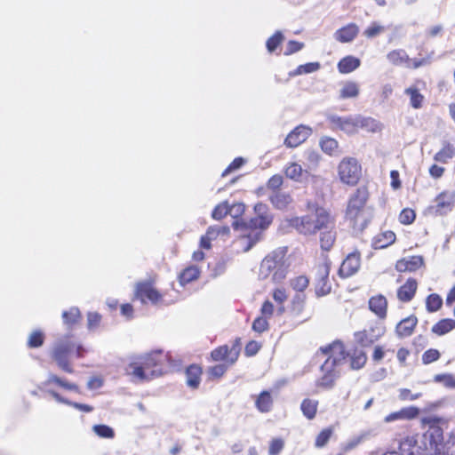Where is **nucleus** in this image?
I'll return each instance as SVG.
<instances>
[{"label": "nucleus", "mask_w": 455, "mask_h": 455, "mask_svg": "<svg viewBox=\"0 0 455 455\" xmlns=\"http://www.w3.org/2000/svg\"><path fill=\"white\" fill-rule=\"evenodd\" d=\"M167 355L162 350H155L133 357L126 365L125 374L132 381L145 382L164 374V364Z\"/></svg>", "instance_id": "1"}, {"label": "nucleus", "mask_w": 455, "mask_h": 455, "mask_svg": "<svg viewBox=\"0 0 455 455\" xmlns=\"http://www.w3.org/2000/svg\"><path fill=\"white\" fill-rule=\"evenodd\" d=\"M88 350L73 335H65L53 344L50 356L56 365L64 372L73 373L72 359H81L85 356Z\"/></svg>", "instance_id": "2"}, {"label": "nucleus", "mask_w": 455, "mask_h": 455, "mask_svg": "<svg viewBox=\"0 0 455 455\" xmlns=\"http://www.w3.org/2000/svg\"><path fill=\"white\" fill-rule=\"evenodd\" d=\"M289 224L301 235H315L323 228L331 227L333 224V217L325 208L314 205L307 214L291 218Z\"/></svg>", "instance_id": "3"}, {"label": "nucleus", "mask_w": 455, "mask_h": 455, "mask_svg": "<svg viewBox=\"0 0 455 455\" xmlns=\"http://www.w3.org/2000/svg\"><path fill=\"white\" fill-rule=\"evenodd\" d=\"M242 341L237 337L234 340L232 347L221 345L212 350L210 356L213 362H220L219 364L210 366L207 369V375L210 380H215L222 378L228 368L235 364L240 355Z\"/></svg>", "instance_id": "4"}, {"label": "nucleus", "mask_w": 455, "mask_h": 455, "mask_svg": "<svg viewBox=\"0 0 455 455\" xmlns=\"http://www.w3.org/2000/svg\"><path fill=\"white\" fill-rule=\"evenodd\" d=\"M320 351L323 355L331 354L334 356V359H332L333 364H339L348 359L349 367L354 371L363 369L368 361L367 354L363 347H354L348 351L340 340H334L331 344L320 347Z\"/></svg>", "instance_id": "5"}, {"label": "nucleus", "mask_w": 455, "mask_h": 455, "mask_svg": "<svg viewBox=\"0 0 455 455\" xmlns=\"http://www.w3.org/2000/svg\"><path fill=\"white\" fill-rule=\"evenodd\" d=\"M443 420L437 416H427L421 419V425L427 427L423 434L426 450H430L435 455H441L443 448Z\"/></svg>", "instance_id": "6"}, {"label": "nucleus", "mask_w": 455, "mask_h": 455, "mask_svg": "<svg viewBox=\"0 0 455 455\" xmlns=\"http://www.w3.org/2000/svg\"><path fill=\"white\" fill-rule=\"evenodd\" d=\"M369 198L370 191L366 184L357 187L349 196L345 210V220L349 221L354 228L363 218Z\"/></svg>", "instance_id": "7"}, {"label": "nucleus", "mask_w": 455, "mask_h": 455, "mask_svg": "<svg viewBox=\"0 0 455 455\" xmlns=\"http://www.w3.org/2000/svg\"><path fill=\"white\" fill-rule=\"evenodd\" d=\"M337 176L343 185L356 187L363 178L361 163L355 157H343L337 165Z\"/></svg>", "instance_id": "8"}, {"label": "nucleus", "mask_w": 455, "mask_h": 455, "mask_svg": "<svg viewBox=\"0 0 455 455\" xmlns=\"http://www.w3.org/2000/svg\"><path fill=\"white\" fill-rule=\"evenodd\" d=\"M259 275L264 278L272 275V280L275 283L284 279L286 272L282 257L277 253L267 255L260 263Z\"/></svg>", "instance_id": "9"}, {"label": "nucleus", "mask_w": 455, "mask_h": 455, "mask_svg": "<svg viewBox=\"0 0 455 455\" xmlns=\"http://www.w3.org/2000/svg\"><path fill=\"white\" fill-rule=\"evenodd\" d=\"M155 277L137 283L134 292L135 298L143 304L151 303L153 305H158L162 303L164 294L155 287Z\"/></svg>", "instance_id": "10"}, {"label": "nucleus", "mask_w": 455, "mask_h": 455, "mask_svg": "<svg viewBox=\"0 0 455 455\" xmlns=\"http://www.w3.org/2000/svg\"><path fill=\"white\" fill-rule=\"evenodd\" d=\"M266 209V205L263 204H258L255 205V212H259V214L251 219L249 221L244 220H235L232 224L234 229L235 230H255V229H266L270 223L272 222V219L268 215H264L260 213L262 211Z\"/></svg>", "instance_id": "11"}, {"label": "nucleus", "mask_w": 455, "mask_h": 455, "mask_svg": "<svg viewBox=\"0 0 455 455\" xmlns=\"http://www.w3.org/2000/svg\"><path fill=\"white\" fill-rule=\"evenodd\" d=\"M331 262L328 259L316 266L315 292L318 298L328 295L331 291V284L329 280Z\"/></svg>", "instance_id": "12"}, {"label": "nucleus", "mask_w": 455, "mask_h": 455, "mask_svg": "<svg viewBox=\"0 0 455 455\" xmlns=\"http://www.w3.org/2000/svg\"><path fill=\"white\" fill-rule=\"evenodd\" d=\"M328 358L322 364L321 370L323 371V375L316 381V387L323 389H331L334 387L335 381L338 379L339 372L336 370L339 364H333L332 359L334 356L331 354H328Z\"/></svg>", "instance_id": "13"}, {"label": "nucleus", "mask_w": 455, "mask_h": 455, "mask_svg": "<svg viewBox=\"0 0 455 455\" xmlns=\"http://www.w3.org/2000/svg\"><path fill=\"white\" fill-rule=\"evenodd\" d=\"M330 127L333 131H341L347 134L358 132V115L348 116H331L328 118Z\"/></svg>", "instance_id": "14"}, {"label": "nucleus", "mask_w": 455, "mask_h": 455, "mask_svg": "<svg viewBox=\"0 0 455 455\" xmlns=\"http://www.w3.org/2000/svg\"><path fill=\"white\" fill-rule=\"evenodd\" d=\"M435 204L429 209L436 216H443L451 212L455 204V196L450 191L444 190L435 198Z\"/></svg>", "instance_id": "15"}, {"label": "nucleus", "mask_w": 455, "mask_h": 455, "mask_svg": "<svg viewBox=\"0 0 455 455\" xmlns=\"http://www.w3.org/2000/svg\"><path fill=\"white\" fill-rule=\"evenodd\" d=\"M368 308L379 320L383 321L387 317L388 301L383 294H375L370 297Z\"/></svg>", "instance_id": "16"}, {"label": "nucleus", "mask_w": 455, "mask_h": 455, "mask_svg": "<svg viewBox=\"0 0 455 455\" xmlns=\"http://www.w3.org/2000/svg\"><path fill=\"white\" fill-rule=\"evenodd\" d=\"M419 283L416 278L409 277L396 290V298L401 303H409L416 296Z\"/></svg>", "instance_id": "17"}, {"label": "nucleus", "mask_w": 455, "mask_h": 455, "mask_svg": "<svg viewBox=\"0 0 455 455\" xmlns=\"http://www.w3.org/2000/svg\"><path fill=\"white\" fill-rule=\"evenodd\" d=\"M360 266L361 254L357 251H353L342 261L339 274L341 277H349L359 270Z\"/></svg>", "instance_id": "18"}, {"label": "nucleus", "mask_w": 455, "mask_h": 455, "mask_svg": "<svg viewBox=\"0 0 455 455\" xmlns=\"http://www.w3.org/2000/svg\"><path fill=\"white\" fill-rule=\"evenodd\" d=\"M310 134L309 127L299 124L288 133L283 143L287 148H296L306 141Z\"/></svg>", "instance_id": "19"}, {"label": "nucleus", "mask_w": 455, "mask_h": 455, "mask_svg": "<svg viewBox=\"0 0 455 455\" xmlns=\"http://www.w3.org/2000/svg\"><path fill=\"white\" fill-rule=\"evenodd\" d=\"M424 266V259L420 255H412L400 259L395 263V269L398 272H416Z\"/></svg>", "instance_id": "20"}, {"label": "nucleus", "mask_w": 455, "mask_h": 455, "mask_svg": "<svg viewBox=\"0 0 455 455\" xmlns=\"http://www.w3.org/2000/svg\"><path fill=\"white\" fill-rule=\"evenodd\" d=\"M418 318L415 315L402 319L395 326V333L399 338H407L413 334L418 324Z\"/></svg>", "instance_id": "21"}, {"label": "nucleus", "mask_w": 455, "mask_h": 455, "mask_svg": "<svg viewBox=\"0 0 455 455\" xmlns=\"http://www.w3.org/2000/svg\"><path fill=\"white\" fill-rule=\"evenodd\" d=\"M359 34V27L355 23H348L334 33L335 39L342 44L352 42Z\"/></svg>", "instance_id": "22"}, {"label": "nucleus", "mask_w": 455, "mask_h": 455, "mask_svg": "<svg viewBox=\"0 0 455 455\" xmlns=\"http://www.w3.org/2000/svg\"><path fill=\"white\" fill-rule=\"evenodd\" d=\"M186 384L192 389H197L201 383L203 368L201 365L192 363L185 370Z\"/></svg>", "instance_id": "23"}, {"label": "nucleus", "mask_w": 455, "mask_h": 455, "mask_svg": "<svg viewBox=\"0 0 455 455\" xmlns=\"http://www.w3.org/2000/svg\"><path fill=\"white\" fill-rule=\"evenodd\" d=\"M419 414V409L415 406L402 408L400 411H394L387 415L384 421L388 423L395 420L416 419Z\"/></svg>", "instance_id": "24"}, {"label": "nucleus", "mask_w": 455, "mask_h": 455, "mask_svg": "<svg viewBox=\"0 0 455 455\" xmlns=\"http://www.w3.org/2000/svg\"><path fill=\"white\" fill-rule=\"evenodd\" d=\"M320 233V246L323 251H329L335 243L336 241V231H335V220L333 219V224L326 228H323Z\"/></svg>", "instance_id": "25"}, {"label": "nucleus", "mask_w": 455, "mask_h": 455, "mask_svg": "<svg viewBox=\"0 0 455 455\" xmlns=\"http://www.w3.org/2000/svg\"><path fill=\"white\" fill-rule=\"evenodd\" d=\"M395 240L396 235L393 231H382L373 237L372 247L376 250L384 249L393 244Z\"/></svg>", "instance_id": "26"}, {"label": "nucleus", "mask_w": 455, "mask_h": 455, "mask_svg": "<svg viewBox=\"0 0 455 455\" xmlns=\"http://www.w3.org/2000/svg\"><path fill=\"white\" fill-rule=\"evenodd\" d=\"M361 65L359 58L353 55H347L339 60L337 64L338 71L340 74H349L357 69Z\"/></svg>", "instance_id": "27"}, {"label": "nucleus", "mask_w": 455, "mask_h": 455, "mask_svg": "<svg viewBox=\"0 0 455 455\" xmlns=\"http://www.w3.org/2000/svg\"><path fill=\"white\" fill-rule=\"evenodd\" d=\"M358 131L363 130L367 132L376 133L382 131L383 125L380 122L371 116L358 115Z\"/></svg>", "instance_id": "28"}, {"label": "nucleus", "mask_w": 455, "mask_h": 455, "mask_svg": "<svg viewBox=\"0 0 455 455\" xmlns=\"http://www.w3.org/2000/svg\"><path fill=\"white\" fill-rule=\"evenodd\" d=\"M44 384L45 386L56 385L65 390L80 393L78 385L70 382L66 379L60 378L56 374H50Z\"/></svg>", "instance_id": "29"}, {"label": "nucleus", "mask_w": 455, "mask_h": 455, "mask_svg": "<svg viewBox=\"0 0 455 455\" xmlns=\"http://www.w3.org/2000/svg\"><path fill=\"white\" fill-rule=\"evenodd\" d=\"M274 399L267 390L261 391L255 399V407L262 413L269 412L273 408Z\"/></svg>", "instance_id": "30"}, {"label": "nucleus", "mask_w": 455, "mask_h": 455, "mask_svg": "<svg viewBox=\"0 0 455 455\" xmlns=\"http://www.w3.org/2000/svg\"><path fill=\"white\" fill-rule=\"evenodd\" d=\"M455 156V143L445 141L442 148L435 153L434 160L441 164H447Z\"/></svg>", "instance_id": "31"}, {"label": "nucleus", "mask_w": 455, "mask_h": 455, "mask_svg": "<svg viewBox=\"0 0 455 455\" xmlns=\"http://www.w3.org/2000/svg\"><path fill=\"white\" fill-rule=\"evenodd\" d=\"M318 406V400L304 398L300 403V411L307 419L313 420L317 415Z\"/></svg>", "instance_id": "32"}, {"label": "nucleus", "mask_w": 455, "mask_h": 455, "mask_svg": "<svg viewBox=\"0 0 455 455\" xmlns=\"http://www.w3.org/2000/svg\"><path fill=\"white\" fill-rule=\"evenodd\" d=\"M82 313L76 307H72L68 310L63 311L62 313L63 323L69 329H72L76 325L79 324L82 321Z\"/></svg>", "instance_id": "33"}, {"label": "nucleus", "mask_w": 455, "mask_h": 455, "mask_svg": "<svg viewBox=\"0 0 455 455\" xmlns=\"http://www.w3.org/2000/svg\"><path fill=\"white\" fill-rule=\"evenodd\" d=\"M306 308V295L304 294H296L293 296L289 313L291 317L298 318L300 317Z\"/></svg>", "instance_id": "34"}, {"label": "nucleus", "mask_w": 455, "mask_h": 455, "mask_svg": "<svg viewBox=\"0 0 455 455\" xmlns=\"http://www.w3.org/2000/svg\"><path fill=\"white\" fill-rule=\"evenodd\" d=\"M455 329V320L443 318L436 322L431 328V331L437 336H443Z\"/></svg>", "instance_id": "35"}, {"label": "nucleus", "mask_w": 455, "mask_h": 455, "mask_svg": "<svg viewBox=\"0 0 455 455\" xmlns=\"http://www.w3.org/2000/svg\"><path fill=\"white\" fill-rule=\"evenodd\" d=\"M269 201L276 209H285L291 202L292 197L289 193L275 191L269 196Z\"/></svg>", "instance_id": "36"}, {"label": "nucleus", "mask_w": 455, "mask_h": 455, "mask_svg": "<svg viewBox=\"0 0 455 455\" xmlns=\"http://www.w3.org/2000/svg\"><path fill=\"white\" fill-rule=\"evenodd\" d=\"M200 268L196 266H188L184 268L178 276L180 283L184 286L199 278Z\"/></svg>", "instance_id": "37"}, {"label": "nucleus", "mask_w": 455, "mask_h": 455, "mask_svg": "<svg viewBox=\"0 0 455 455\" xmlns=\"http://www.w3.org/2000/svg\"><path fill=\"white\" fill-rule=\"evenodd\" d=\"M335 428L333 426H329L327 427L323 428L315 436V447L317 449H322L325 447L331 437L334 435Z\"/></svg>", "instance_id": "38"}, {"label": "nucleus", "mask_w": 455, "mask_h": 455, "mask_svg": "<svg viewBox=\"0 0 455 455\" xmlns=\"http://www.w3.org/2000/svg\"><path fill=\"white\" fill-rule=\"evenodd\" d=\"M49 394L59 403L68 404L69 406H72L75 409H77L84 412H91L93 411V407L89 404L80 403L76 402H72L68 400L67 398L61 396L58 392L56 391H49Z\"/></svg>", "instance_id": "39"}, {"label": "nucleus", "mask_w": 455, "mask_h": 455, "mask_svg": "<svg viewBox=\"0 0 455 455\" xmlns=\"http://www.w3.org/2000/svg\"><path fill=\"white\" fill-rule=\"evenodd\" d=\"M417 441L413 437H405L401 441L399 452L401 455H421L417 448Z\"/></svg>", "instance_id": "40"}, {"label": "nucleus", "mask_w": 455, "mask_h": 455, "mask_svg": "<svg viewBox=\"0 0 455 455\" xmlns=\"http://www.w3.org/2000/svg\"><path fill=\"white\" fill-rule=\"evenodd\" d=\"M303 172L302 166L295 162L288 163L283 169L285 177L294 181H299Z\"/></svg>", "instance_id": "41"}, {"label": "nucleus", "mask_w": 455, "mask_h": 455, "mask_svg": "<svg viewBox=\"0 0 455 455\" xmlns=\"http://www.w3.org/2000/svg\"><path fill=\"white\" fill-rule=\"evenodd\" d=\"M387 59L395 66H406L407 61H409V55L403 49H395L387 54Z\"/></svg>", "instance_id": "42"}, {"label": "nucleus", "mask_w": 455, "mask_h": 455, "mask_svg": "<svg viewBox=\"0 0 455 455\" xmlns=\"http://www.w3.org/2000/svg\"><path fill=\"white\" fill-rule=\"evenodd\" d=\"M443 299L437 293H431L425 299L426 310L428 313H435L443 307Z\"/></svg>", "instance_id": "43"}, {"label": "nucleus", "mask_w": 455, "mask_h": 455, "mask_svg": "<svg viewBox=\"0 0 455 455\" xmlns=\"http://www.w3.org/2000/svg\"><path fill=\"white\" fill-rule=\"evenodd\" d=\"M358 84L354 81L346 82L339 91L340 99L356 98L359 95Z\"/></svg>", "instance_id": "44"}, {"label": "nucleus", "mask_w": 455, "mask_h": 455, "mask_svg": "<svg viewBox=\"0 0 455 455\" xmlns=\"http://www.w3.org/2000/svg\"><path fill=\"white\" fill-rule=\"evenodd\" d=\"M405 94L410 97V104L415 108L419 109L422 108L424 102V95L421 94L416 87L411 86L404 91Z\"/></svg>", "instance_id": "45"}, {"label": "nucleus", "mask_w": 455, "mask_h": 455, "mask_svg": "<svg viewBox=\"0 0 455 455\" xmlns=\"http://www.w3.org/2000/svg\"><path fill=\"white\" fill-rule=\"evenodd\" d=\"M44 340L45 335L44 331L41 330H35L29 334L27 346L29 348H37L43 346Z\"/></svg>", "instance_id": "46"}, {"label": "nucleus", "mask_w": 455, "mask_h": 455, "mask_svg": "<svg viewBox=\"0 0 455 455\" xmlns=\"http://www.w3.org/2000/svg\"><path fill=\"white\" fill-rule=\"evenodd\" d=\"M354 338L355 342L361 347H368L373 345L377 339L372 338L366 331L361 330L358 331H355L354 333Z\"/></svg>", "instance_id": "47"}, {"label": "nucleus", "mask_w": 455, "mask_h": 455, "mask_svg": "<svg viewBox=\"0 0 455 455\" xmlns=\"http://www.w3.org/2000/svg\"><path fill=\"white\" fill-rule=\"evenodd\" d=\"M291 287L299 292H303L309 285V279L306 275H298L290 280Z\"/></svg>", "instance_id": "48"}, {"label": "nucleus", "mask_w": 455, "mask_h": 455, "mask_svg": "<svg viewBox=\"0 0 455 455\" xmlns=\"http://www.w3.org/2000/svg\"><path fill=\"white\" fill-rule=\"evenodd\" d=\"M284 37L281 31H275L266 42L268 52H274L281 45Z\"/></svg>", "instance_id": "49"}, {"label": "nucleus", "mask_w": 455, "mask_h": 455, "mask_svg": "<svg viewBox=\"0 0 455 455\" xmlns=\"http://www.w3.org/2000/svg\"><path fill=\"white\" fill-rule=\"evenodd\" d=\"M416 220V212L411 208L403 209L398 216V220L401 224L408 226L412 224Z\"/></svg>", "instance_id": "50"}, {"label": "nucleus", "mask_w": 455, "mask_h": 455, "mask_svg": "<svg viewBox=\"0 0 455 455\" xmlns=\"http://www.w3.org/2000/svg\"><path fill=\"white\" fill-rule=\"evenodd\" d=\"M230 212L231 209L228 202H222L214 207L212 212V217L216 220H220L230 213Z\"/></svg>", "instance_id": "51"}, {"label": "nucleus", "mask_w": 455, "mask_h": 455, "mask_svg": "<svg viewBox=\"0 0 455 455\" xmlns=\"http://www.w3.org/2000/svg\"><path fill=\"white\" fill-rule=\"evenodd\" d=\"M284 445L285 442L282 437L272 438L268 445V455H279Z\"/></svg>", "instance_id": "52"}, {"label": "nucleus", "mask_w": 455, "mask_h": 455, "mask_svg": "<svg viewBox=\"0 0 455 455\" xmlns=\"http://www.w3.org/2000/svg\"><path fill=\"white\" fill-rule=\"evenodd\" d=\"M321 148L328 155H332L339 148L338 141L333 138H324L320 141Z\"/></svg>", "instance_id": "53"}, {"label": "nucleus", "mask_w": 455, "mask_h": 455, "mask_svg": "<svg viewBox=\"0 0 455 455\" xmlns=\"http://www.w3.org/2000/svg\"><path fill=\"white\" fill-rule=\"evenodd\" d=\"M386 30L385 27L379 24L378 22H372L369 27H367L364 31L363 35L367 38H373L381 33H383Z\"/></svg>", "instance_id": "54"}, {"label": "nucleus", "mask_w": 455, "mask_h": 455, "mask_svg": "<svg viewBox=\"0 0 455 455\" xmlns=\"http://www.w3.org/2000/svg\"><path fill=\"white\" fill-rule=\"evenodd\" d=\"M93 431L95 432V434L98 436H100L101 438L110 439L115 436L114 430L107 425H103V424L95 425V426H93Z\"/></svg>", "instance_id": "55"}, {"label": "nucleus", "mask_w": 455, "mask_h": 455, "mask_svg": "<svg viewBox=\"0 0 455 455\" xmlns=\"http://www.w3.org/2000/svg\"><path fill=\"white\" fill-rule=\"evenodd\" d=\"M267 319L268 318L262 316V315L255 318L252 323V326H251L252 330L255 332H258L259 334L267 331L269 328V323H268Z\"/></svg>", "instance_id": "56"}, {"label": "nucleus", "mask_w": 455, "mask_h": 455, "mask_svg": "<svg viewBox=\"0 0 455 455\" xmlns=\"http://www.w3.org/2000/svg\"><path fill=\"white\" fill-rule=\"evenodd\" d=\"M102 316L98 312L87 313V327L90 331H94L100 327Z\"/></svg>", "instance_id": "57"}, {"label": "nucleus", "mask_w": 455, "mask_h": 455, "mask_svg": "<svg viewBox=\"0 0 455 455\" xmlns=\"http://www.w3.org/2000/svg\"><path fill=\"white\" fill-rule=\"evenodd\" d=\"M283 183V178L280 174H275L269 178L267 182V188L271 190L273 193L275 191H281V187Z\"/></svg>", "instance_id": "58"}, {"label": "nucleus", "mask_w": 455, "mask_h": 455, "mask_svg": "<svg viewBox=\"0 0 455 455\" xmlns=\"http://www.w3.org/2000/svg\"><path fill=\"white\" fill-rule=\"evenodd\" d=\"M441 356L440 352L435 348H429L426 350L422 355V363L424 364H429L437 361Z\"/></svg>", "instance_id": "59"}, {"label": "nucleus", "mask_w": 455, "mask_h": 455, "mask_svg": "<svg viewBox=\"0 0 455 455\" xmlns=\"http://www.w3.org/2000/svg\"><path fill=\"white\" fill-rule=\"evenodd\" d=\"M431 63V58L429 56L423 57L420 59H411L409 57V61L406 63V67L408 68L417 69L419 68L427 66Z\"/></svg>", "instance_id": "60"}, {"label": "nucleus", "mask_w": 455, "mask_h": 455, "mask_svg": "<svg viewBox=\"0 0 455 455\" xmlns=\"http://www.w3.org/2000/svg\"><path fill=\"white\" fill-rule=\"evenodd\" d=\"M320 64L318 62H309L307 64L299 65L296 69V74H307L318 70Z\"/></svg>", "instance_id": "61"}, {"label": "nucleus", "mask_w": 455, "mask_h": 455, "mask_svg": "<svg viewBox=\"0 0 455 455\" xmlns=\"http://www.w3.org/2000/svg\"><path fill=\"white\" fill-rule=\"evenodd\" d=\"M260 348L261 345L259 342L251 340L245 345L244 355L247 357H251L255 355L260 350Z\"/></svg>", "instance_id": "62"}, {"label": "nucleus", "mask_w": 455, "mask_h": 455, "mask_svg": "<svg viewBox=\"0 0 455 455\" xmlns=\"http://www.w3.org/2000/svg\"><path fill=\"white\" fill-rule=\"evenodd\" d=\"M272 296L274 300L280 305H283L288 299V294L285 288H276L273 291Z\"/></svg>", "instance_id": "63"}, {"label": "nucleus", "mask_w": 455, "mask_h": 455, "mask_svg": "<svg viewBox=\"0 0 455 455\" xmlns=\"http://www.w3.org/2000/svg\"><path fill=\"white\" fill-rule=\"evenodd\" d=\"M441 455H455V436L451 437L444 443Z\"/></svg>", "instance_id": "64"}]
</instances>
